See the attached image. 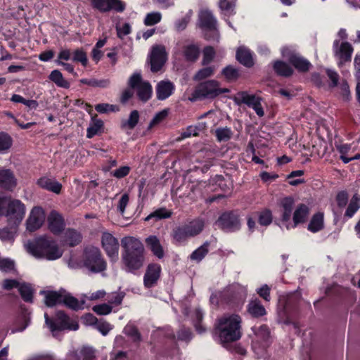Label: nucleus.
Instances as JSON below:
<instances>
[{
	"mask_svg": "<svg viewBox=\"0 0 360 360\" xmlns=\"http://www.w3.org/2000/svg\"><path fill=\"white\" fill-rule=\"evenodd\" d=\"M80 354L83 357V360H94L96 358L95 351L91 347H83L80 350Z\"/></svg>",
	"mask_w": 360,
	"mask_h": 360,
	"instance_id": "nucleus-61",
	"label": "nucleus"
},
{
	"mask_svg": "<svg viewBox=\"0 0 360 360\" xmlns=\"http://www.w3.org/2000/svg\"><path fill=\"white\" fill-rule=\"evenodd\" d=\"M273 70L278 75L283 77H290L294 74L293 68L285 61L276 60L273 63Z\"/></svg>",
	"mask_w": 360,
	"mask_h": 360,
	"instance_id": "nucleus-29",
	"label": "nucleus"
},
{
	"mask_svg": "<svg viewBox=\"0 0 360 360\" xmlns=\"http://www.w3.org/2000/svg\"><path fill=\"white\" fill-rule=\"evenodd\" d=\"M270 292L271 288L266 284L262 285L257 290V293L259 295V296L266 302H269L271 300Z\"/></svg>",
	"mask_w": 360,
	"mask_h": 360,
	"instance_id": "nucleus-62",
	"label": "nucleus"
},
{
	"mask_svg": "<svg viewBox=\"0 0 360 360\" xmlns=\"http://www.w3.org/2000/svg\"><path fill=\"white\" fill-rule=\"evenodd\" d=\"M198 26L204 32V37L207 41L217 40L219 32L217 20L209 10H202L198 15Z\"/></svg>",
	"mask_w": 360,
	"mask_h": 360,
	"instance_id": "nucleus-7",
	"label": "nucleus"
},
{
	"mask_svg": "<svg viewBox=\"0 0 360 360\" xmlns=\"http://www.w3.org/2000/svg\"><path fill=\"white\" fill-rule=\"evenodd\" d=\"M162 15L160 12H151L148 13L143 20V23L146 26H153L161 21Z\"/></svg>",
	"mask_w": 360,
	"mask_h": 360,
	"instance_id": "nucleus-52",
	"label": "nucleus"
},
{
	"mask_svg": "<svg viewBox=\"0 0 360 360\" xmlns=\"http://www.w3.org/2000/svg\"><path fill=\"white\" fill-rule=\"evenodd\" d=\"M219 6L225 15L230 16L236 13L234 11L235 4L232 1L229 0H220Z\"/></svg>",
	"mask_w": 360,
	"mask_h": 360,
	"instance_id": "nucleus-51",
	"label": "nucleus"
},
{
	"mask_svg": "<svg viewBox=\"0 0 360 360\" xmlns=\"http://www.w3.org/2000/svg\"><path fill=\"white\" fill-rule=\"evenodd\" d=\"M241 321V317L238 314L224 316L214 324L213 334L221 343L236 342L242 336Z\"/></svg>",
	"mask_w": 360,
	"mask_h": 360,
	"instance_id": "nucleus-2",
	"label": "nucleus"
},
{
	"mask_svg": "<svg viewBox=\"0 0 360 360\" xmlns=\"http://www.w3.org/2000/svg\"><path fill=\"white\" fill-rule=\"evenodd\" d=\"M177 338L179 340L185 341L186 342L191 341L193 338L191 330L188 328H181L177 332Z\"/></svg>",
	"mask_w": 360,
	"mask_h": 360,
	"instance_id": "nucleus-58",
	"label": "nucleus"
},
{
	"mask_svg": "<svg viewBox=\"0 0 360 360\" xmlns=\"http://www.w3.org/2000/svg\"><path fill=\"white\" fill-rule=\"evenodd\" d=\"M278 205L281 211V219L284 223H288L291 217L294 205L295 200L292 196H285L280 199Z\"/></svg>",
	"mask_w": 360,
	"mask_h": 360,
	"instance_id": "nucleus-20",
	"label": "nucleus"
},
{
	"mask_svg": "<svg viewBox=\"0 0 360 360\" xmlns=\"http://www.w3.org/2000/svg\"><path fill=\"white\" fill-rule=\"evenodd\" d=\"M282 56L298 72H307L312 67L309 60L299 53L288 48H285L282 50Z\"/></svg>",
	"mask_w": 360,
	"mask_h": 360,
	"instance_id": "nucleus-11",
	"label": "nucleus"
},
{
	"mask_svg": "<svg viewBox=\"0 0 360 360\" xmlns=\"http://www.w3.org/2000/svg\"><path fill=\"white\" fill-rule=\"evenodd\" d=\"M299 300L297 295L288 297L285 305V310L289 311L292 309L293 311H297L298 310Z\"/></svg>",
	"mask_w": 360,
	"mask_h": 360,
	"instance_id": "nucleus-60",
	"label": "nucleus"
},
{
	"mask_svg": "<svg viewBox=\"0 0 360 360\" xmlns=\"http://www.w3.org/2000/svg\"><path fill=\"white\" fill-rule=\"evenodd\" d=\"M194 326L198 333H202L205 331V328L201 324L204 314L201 309L196 308L194 311Z\"/></svg>",
	"mask_w": 360,
	"mask_h": 360,
	"instance_id": "nucleus-46",
	"label": "nucleus"
},
{
	"mask_svg": "<svg viewBox=\"0 0 360 360\" xmlns=\"http://www.w3.org/2000/svg\"><path fill=\"white\" fill-rule=\"evenodd\" d=\"M309 214V208L307 205L303 203L298 205L292 215L294 224L292 227L295 228L300 224L305 223L307 221Z\"/></svg>",
	"mask_w": 360,
	"mask_h": 360,
	"instance_id": "nucleus-27",
	"label": "nucleus"
},
{
	"mask_svg": "<svg viewBox=\"0 0 360 360\" xmlns=\"http://www.w3.org/2000/svg\"><path fill=\"white\" fill-rule=\"evenodd\" d=\"M272 212L269 209H264L259 213L258 223L262 226H268L272 222Z\"/></svg>",
	"mask_w": 360,
	"mask_h": 360,
	"instance_id": "nucleus-50",
	"label": "nucleus"
},
{
	"mask_svg": "<svg viewBox=\"0 0 360 360\" xmlns=\"http://www.w3.org/2000/svg\"><path fill=\"white\" fill-rule=\"evenodd\" d=\"M104 123L102 120L98 118V115L95 114L91 116L89 126L86 129V138L92 139L96 135L101 134L103 131Z\"/></svg>",
	"mask_w": 360,
	"mask_h": 360,
	"instance_id": "nucleus-26",
	"label": "nucleus"
},
{
	"mask_svg": "<svg viewBox=\"0 0 360 360\" xmlns=\"http://www.w3.org/2000/svg\"><path fill=\"white\" fill-rule=\"evenodd\" d=\"M62 304L68 308L77 311L83 309L84 302L80 303L76 297L65 290V292L63 293Z\"/></svg>",
	"mask_w": 360,
	"mask_h": 360,
	"instance_id": "nucleus-35",
	"label": "nucleus"
},
{
	"mask_svg": "<svg viewBox=\"0 0 360 360\" xmlns=\"http://www.w3.org/2000/svg\"><path fill=\"white\" fill-rule=\"evenodd\" d=\"M18 226L8 223V226L0 229V239L2 241H8L13 239Z\"/></svg>",
	"mask_w": 360,
	"mask_h": 360,
	"instance_id": "nucleus-42",
	"label": "nucleus"
},
{
	"mask_svg": "<svg viewBox=\"0 0 360 360\" xmlns=\"http://www.w3.org/2000/svg\"><path fill=\"white\" fill-rule=\"evenodd\" d=\"M227 302L233 307H240L246 298V292L243 288L232 289L227 294Z\"/></svg>",
	"mask_w": 360,
	"mask_h": 360,
	"instance_id": "nucleus-23",
	"label": "nucleus"
},
{
	"mask_svg": "<svg viewBox=\"0 0 360 360\" xmlns=\"http://www.w3.org/2000/svg\"><path fill=\"white\" fill-rule=\"evenodd\" d=\"M49 79L58 87L70 88V83L63 78V74L58 70L51 71L49 76Z\"/></svg>",
	"mask_w": 360,
	"mask_h": 360,
	"instance_id": "nucleus-40",
	"label": "nucleus"
},
{
	"mask_svg": "<svg viewBox=\"0 0 360 360\" xmlns=\"http://www.w3.org/2000/svg\"><path fill=\"white\" fill-rule=\"evenodd\" d=\"M238 95L240 96V102L251 108L256 102L259 101L258 97L255 95H250L245 91H241Z\"/></svg>",
	"mask_w": 360,
	"mask_h": 360,
	"instance_id": "nucleus-55",
	"label": "nucleus"
},
{
	"mask_svg": "<svg viewBox=\"0 0 360 360\" xmlns=\"http://www.w3.org/2000/svg\"><path fill=\"white\" fill-rule=\"evenodd\" d=\"M166 61V52L164 46H156L152 49L150 56V70L158 72L163 67Z\"/></svg>",
	"mask_w": 360,
	"mask_h": 360,
	"instance_id": "nucleus-19",
	"label": "nucleus"
},
{
	"mask_svg": "<svg viewBox=\"0 0 360 360\" xmlns=\"http://www.w3.org/2000/svg\"><path fill=\"white\" fill-rule=\"evenodd\" d=\"M214 67L209 66L205 67L202 69H200L194 75V79L195 81H201L205 79H207L212 75H213L214 72Z\"/></svg>",
	"mask_w": 360,
	"mask_h": 360,
	"instance_id": "nucleus-48",
	"label": "nucleus"
},
{
	"mask_svg": "<svg viewBox=\"0 0 360 360\" xmlns=\"http://www.w3.org/2000/svg\"><path fill=\"white\" fill-rule=\"evenodd\" d=\"M45 220V212L40 207H34L32 210L27 220V229L34 232L41 228Z\"/></svg>",
	"mask_w": 360,
	"mask_h": 360,
	"instance_id": "nucleus-17",
	"label": "nucleus"
},
{
	"mask_svg": "<svg viewBox=\"0 0 360 360\" xmlns=\"http://www.w3.org/2000/svg\"><path fill=\"white\" fill-rule=\"evenodd\" d=\"M102 248L111 261L118 259L120 244L118 240L110 233L104 232L101 236Z\"/></svg>",
	"mask_w": 360,
	"mask_h": 360,
	"instance_id": "nucleus-14",
	"label": "nucleus"
},
{
	"mask_svg": "<svg viewBox=\"0 0 360 360\" xmlns=\"http://www.w3.org/2000/svg\"><path fill=\"white\" fill-rule=\"evenodd\" d=\"M169 114V110L168 109H164L158 112H157L153 118L151 120V121L149 123L148 129H152L155 126L159 124L160 122H162L164 120L166 119V117L168 116Z\"/></svg>",
	"mask_w": 360,
	"mask_h": 360,
	"instance_id": "nucleus-53",
	"label": "nucleus"
},
{
	"mask_svg": "<svg viewBox=\"0 0 360 360\" xmlns=\"http://www.w3.org/2000/svg\"><path fill=\"white\" fill-rule=\"evenodd\" d=\"M17 186V179L10 169H0V188L12 191Z\"/></svg>",
	"mask_w": 360,
	"mask_h": 360,
	"instance_id": "nucleus-21",
	"label": "nucleus"
},
{
	"mask_svg": "<svg viewBox=\"0 0 360 360\" xmlns=\"http://www.w3.org/2000/svg\"><path fill=\"white\" fill-rule=\"evenodd\" d=\"M205 227L202 219H194L188 223L174 227L171 232L172 242L175 245L184 244L189 238L199 235Z\"/></svg>",
	"mask_w": 360,
	"mask_h": 360,
	"instance_id": "nucleus-4",
	"label": "nucleus"
},
{
	"mask_svg": "<svg viewBox=\"0 0 360 360\" xmlns=\"http://www.w3.org/2000/svg\"><path fill=\"white\" fill-rule=\"evenodd\" d=\"M18 291L24 302L27 303L33 302L34 290L30 284L25 283L20 284Z\"/></svg>",
	"mask_w": 360,
	"mask_h": 360,
	"instance_id": "nucleus-41",
	"label": "nucleus"
},
{
	"mask_svg": "<svg viewBox=\"0 0 360 360\" xmlns=\"http://www.w3.org/2000/svg\"><path fill=\"white\" fill-rule=\"evenodd\" d=\"M79 82L83 84L88 85L91 87L107 88L110 82L108 79H97L95 78L86 79L83 78L79 80Z\"/></svg>",
	"mask_w": 360,
	"mask_h": 360,
	"instance_id": "nucleus-43",
	"label": "nucleus"
},
{
	"mask_svg": "<svg viewBox=\"0 0 360 360\" xmlns=\"http://www.w3.org/2000/svg\"><path fill=\"white\" fill-rule=\"evenodd\" d=\"M37 184L39 187L54 193L59 194L61 192L62 184L58 181L52 180L48 177L43 176L39 178L37 180Z\"/></svg>",
	"mask_w": 360,
	"mask_h": 360,
	"instance_id": "nucleus-31",
	"label": "nucleus"
},
{
	"mask_svg": "<svg viewBox=\"0 0 360 360\" xmlns=\"http://www.w3.org/2000/svg\"><path fill=\"white\" fill-rule=\"evenodd\" d=\"M247 312L255 319H259L266 314V310L258 298L250 300L246 307Z\"/></svg>",
	"mask_w": 360,
	"mask_h": 360,
	"instance_id": "nucleus-25",
	"label": "nucleus"
},
{
	"mask_svg": "<svg viewBox=\"0 0 360 360\" xmlns=\"http://www.w3.org/2000/svg\"><path fill=\"white\" fill-rule=\"evenodd\" d=\"M65 290L60 289L58 291L50 290L45 292V304L49 307H53L57 304H61L63 293Z\"/></svg>",
	"mask_w": 360,
	"mask_h": 360,
	"instance_id": "nucleus-30",
	"label": "nucleus"
},
{
	"mask_svg": "<svg viewBox=\"0 0 360 360\" xmlns=\"http://www.w3.org/2000/svg\"><path fill=\"white\" fill-rule=\"evenodd\" d=\"M140 118L139 112L137 110H132L129 116V118L126 120H122L120 124L122 129H134L137 124L139 123Z\"/></svg>",
	"mask_w": 360,
	"mask_h": 360,
	"instance_id": "nucleus-37",
	"label": "nucleus"
},
{
	"mask_svg": "<svg viewBox=\"0 0 360 360\" xmlns=\"http://www.w3.org/2000/svg\"><path fill=\"white\" fill-rule=\"evenodd\" d=\"M236 60L246 68H251L254 65L252 56L249 49L239 47L236 51Z\"/></svg>",
	"mask_w": 360,
	"mask_h": 360,
	"instance_id": "nucleus-33",
	"label": "nucleus"
},
{
	"mask_svg": "<svg viewBox=\"0 0 360 360\" xmlns=\"http://www.w3.org/2000/svg\"><path fill=\"white\" fill-rule=\"evenodd\" d=\"M121 245L123 248L122 260L125 270L135 274L143 266L144 246L139 239L132 236L124 237L121 240Z\"/></svg>",
	"mask_w": 360,
	"mask_h": 360,
	"instance_id": "nucleus-1",
	"label": "nucleus"
},
{
	"mask_svg": "<svg viewBox=\"0 0 360 360\" xmlns=\"http://www.w3.org/2000/svg\"><path fill=\"white\" fill-rule=\"evenodd\" d=\"M147 247L150 250L153 254L158 259L164 257L165 252L160 240L156 236H150L146 240Z\"/></svg>",
	"mask_w": 360,
	"mask_h": 360,
	"instance_id": "nucleus-28",
	"label": "nucleus"
},
{
	"mask_svg": "<svg viewBox=\"0 0 360 360\" xmlns=\"http://www.w3.org/2000/svg\"><path fill=\"white\" fill-rule=\"evenodd\" d=\"M91 6L101 13L114 11L122 13L126 8V4L121 0H90Z\"/></svg>",
	"mask_w": 360,
	"mask_h": 360,
	"instance_id": "nucleus-15",
	"label": "nucleus"
},
{
	"mask_svg": "<svg viewBox=\"0 0 360 360\" xmlns=\"http://www.w3.org/2000/svg\"><path fill=\"white\" fill-rule=\"evenodd\" d=\"M230 91L226 88H219V82L214 79L207 80L200 83L195 90V95L201 99H213L224 93Z\"/></svg>",
	"mask_w": 360,
	"mask_h": 360,
	"instance_id": "nucleus-9",
	"label": "nucleus"
},
{
	"mask_svg": "<svg viewBox=\"0 0 360 360\" xmlns=\"http://www.w3.org/2000/svg\"><path fill=\"white\" fill-rule=\"evenodd\" d=\"M124 333L130 337L134 342H138L141 341V335L136 326L127 324L124 328Z\"/></svg>",
	"mask_w": 360,
	"mask_h": 360,
	"instance_id": "nucleus-47",
	"label": "nucleus"
},
{
	"mask_svg": "<svg viewBox=\"0 0 360 360\" xmlns=\"http://www.w3.org/2000/svg\"><path fill=\"white\" fill-rule=\"evenodd\" d=\"M162 268L158 263H150L143 276V284L146 288L155 286L160 278Z\"/></svg>",
	"mask_w": 360,
	"mask_h": 360,
	"instance_id": "nucleus-16",
	"label": "nucleus"
},
{
	"mask_svg": "<svg viewBox=\"0 0 360 360\" xmlns=\"http://www.w3.org/2000/svg\"><path fill=\"white\" fill-rule=\"evenodd\" d=\"M82 240V234L74 229H68L63 233L64 243L70 247L78 245Z\"/></svg>",
	"mask_w": 360,
	"mask_h": 360,
	"instance_id": "nucleus-32",
	"label": "nucleus"
},
{
	"mask_svg": "<svg viewBox=\"0 0 360 360\" xmlns=\"http://www.w3.org/2000/svg\"><path fill=\"white\" fill-rule=\"evenodd\" d=\"M200 53V46L196 44H190L182 47V55L188 63H195L199 59Z\"/></svg>",
	"mask_w": 360,
	"mask_h": 360,
	"instance_id": "nucleus-24",
	"label": "nucleus"
},
{
	"mask_svg": "<svg viewBox=\"0 0 360 360\" xmlns=\"http://www.w3.org/2000/svg\"><path fill=\"white\" fill-rule=\"evenodd\" d=\"M48 228L55 236H59L65 229V223L63 216L56 210H52L47 217Z\"/></svg>",
	"mask_w": 360,
	"mask_h": 360,
	"instance_id": "nucleus-18",
	"label": "nucleus"
},
{
	"mask_svg": "<svg viewBox=\"0 0 360 360\" xmlns=\"http://www.w3.org/2000/svg\"><path fill=\"white\" fill-rule=\"evenodd\" d=\"M172 215V212L171 210H167L166 207H160L148 215L145 221H148L151 219H155V221H158L170 218Z\"/></svg>",
	"mask_w": 360,
	"mask_h": 360,
	"instance_id": "nucleus-39",
	"label": "nucleus"
},
{
	"mask_svg": "<svg viewBox=\"0 0 360 360\" xmlns=\"http://www.w3.org/2000/svg\"><path fill=\"white\" fill-rule=\"evenodd\" d=\"M92 309L98 315H107L112 311V307L106 303H103L94 306Z\"/></svg>",
	"mask_w": 360,
	"mask_h": 360,
	"instance_id": "nucleus-57",
	"label": "nucleus"
},
{
	"mask_svg": "<svg viewBox=\"0 0 360 360\" xmlns=\"http://www.w3.org/2000/svg\"><path fill=\"white\" fill-rule=\"evenodd\" d=\"M221 75L229 82L236 81L240 77V72L237 68L229 65L221 70Z\"/></svg>",
	"mask_w": 360,
	"mask_h": 360,
	"instance_id": "nucleus-44",
	"label": "nucleus"
},
{
	"mask_svg": "<svg viewBox=\"0 0 360 360\" xmlns=\"http://www.w3.org/2000/svg\"><path fill=\"white\" fill-rule=\"evenodd\" d=\"M72 60L77 63H81L83 66H86L88 58L86 53L82 49H77L73 52Z\"/></svg>",
	"mask_w": 360,
	"mask_h": 360,
	"instance_id": "nucleus-56",
	"label": "nucleus"
},
{
	"mask_svg": "<svg viewBox=\"0 0 360 360\" xmlns=\"http://www.w3.org/2000/svg\"><path fill=\"white\" fill-rule=\"evenodd\" d=\"M27 250L34 257L47 260L58 259L63 253L56 241L46 235L37 237L32 242L29 243Z\"/></svg>",
	"mask_w": 360,
	"mask_h": 360,
	"instance_id": "nucleus-3",
	"label": "nucleus"
},
{
	"mask_svg": "<svg viewBox=\"0 0 360 360\" xmlns=\"http://www.w3.org/2000/svg\"><path fill=\"white\" fill-rule=\"evenodd\" d=\"M324 228V215L323 212L315 213L307 226V229L311 233H316Z\"/></svg>",
	"mask_w": 360,
	"mask_h": 360,
	"instance_id": "nucleus-34",
	"label": "nucleus"
},
{
	"mask_svg": "<svg viewBox=\"0 0 360 360\" xmlns=\"http://www.w3.org/2000/svg\"><path fill=\"white\" fill-rule=\"evenodd\" d=\"M4 198V215L8 218V223L19 226L25 214V205L20 200Z\"/></svg>",
	"mask_w": 360,
	"mask_h": 360,
	"instance_id": "nucleus-8",
	"label": "nucleus"
},
{
	"mask_svg": "<svg viewBox=\"0 0 360 360\" xmlns=\"http://www.w3.org/2000/svg\"><path fill=\"white\" fill-rule=\"evenodd\" d=\"M15 268V263L8 258L0 259V270L10 271Z\"/></svg>",
	"mask_w": 360,
	"mask_h": 360,
	"instance_id": "nucleus-64",
	"label": "nucleus"
},
{
	"mask_svg": "<svg viewBox=\"0 0 360 360\" xmlns=\"http://www.w3.org/2000/svg\"><path fill=\"white\" fill-rule=\"evenodd\" d=\"M210 243L205 241L201 246L195 250L190 255V259L198 263L201 262L209 252Z\"/></svg>",
	"mask_w": 360,
	"mask_h": 360,
	"instance_id": "nucleus-38",
	"label": "nucleus"
},
{
	"mask_svg": "<svg viewBox=\"0 0 360 360\" xmlns=\"http://www.w3.org/2000/svg\"><path fill=\"white\" fill-rule=\"evenodd\" d=\"M136 89L138 98L142 102H146L150 99L153 93V88L149 82H143Z\"/></svg>",
	"mask_w": 360,
	"mask_h": 360,
	"instance_id": "nucleus-36",
	"label": "nucleus"
},
{
	"mask_svg": "<svg viewBox=\"0 0 360 360\" xmlns=\"http://www.w3.org/2000/svg\"><path fill=\"white\" fill-rule=\"evenodd\" d=\"M216 137L219 141H228L232 136V131L229 127L218 128L215 131Z\"/></svg>",
	"mask_w": 360,
	"mask_h": 360,
	"instance_id": "nucleus-54",
	"label": "nucleus"
},
{
	"mask_svg": "<svg viewBox=\"0 0 360 360\" xmlns=\"http://www.w3.org/2000/svg\"><path fill=\"white\" fill-rule=\"evenodd\" d=\"M45 323L52 332L62 331L65 329L77 330L79 325L75 323L72 327L69 324L70 318L64 311H58L56 314V320L50 318L49 315L44 314Z\"/></svg>",
	"mask_w": 360,
	"mask_h": 360,
	"instance_id": "nucleus-12",
	"label": "nucleus"
},
{
	"mask_svg": "<svg viewBox=\"0 0 360 360\" xmlns=\"http://www.w3.org/2000/svg\"><path fill=\"white\" fill-rule=\"evenodd\" d=\"M143 82L141 75L140 73L135 72L129 77L128 84L130 88L136 89L140 86Z\"/></svg>",
	"mask_w": 360,
	"mask_h": 360,
	"instance_id": "nucleus-59",
	"label": "nucleus"
},
{
	"mask_svg": "<svg viewBox=\"0 0 360 360\" xmlns=\"http://www.w3.org/2000/svg\"><path fill=\"white\" fill-rule=\"evenodd\" d=\"M202 54V65H207L214 60L216 52L213 46H207L203 49Z\"/></svg>",
	"mask_w": 360,
	"mask_h": 360,
	"instance_id": "nucleus-49",
	"label": "nucleus"
},
{
	"mask_svg": "<svg viewBox=\"0 0 360 360\" xmlns=\"http://www.w3.org/2000/svg\"><path fill=\"white\" fill-rule=\"evenodd\" d=\"M155 90L157 98L160 101H164L172 95L175 86L172 82L162 80L158 83Z\"/></svg>",
	"mask_w": 360,
	"mask_h": 360,
	"instance_id": "nucleus-22",
	"label": "nucleus"
},
{
	"mask_svg": "<svg viewBox=\"0 0 360 360\" xmlns=\"http://www.w3.org/2000/svg\"><path fill=\"white\" fill-rule=\"evenodd\" d=\"M215 224L224 232L232 233L239 231L241 228V221L238 211L231 210L221 213Z\"/></svg>",
	"mask_w": 360,
	"mask_h": 360,
	"instance_id": "nucleus-10",
	"label": "nucleus"
},
{
	"mask_svg": "<svg viewBox=\"0 0 360 360\" xmlns=\"http://www.w3.org/2000/svg\"><path fill=\"white\" fill-rule=\"evenodd\" d=\"M340 41L335 39L333 41V48L334 55L338 59V67H342L346 63H350L354 49L352 44L348 41L342 42L340 45Z\"/></svg>",
	"mask_w": 360,
	"mask_h": 360,
	"instance_id": "nucleus-13",
	"label": "nucleus"
},
{
	"mask_svg": "<svg viewBox=\"0 0 360 360\" xmlns=\"http://www.w3.org/2000/svg\"><path fill=\"white\" fill-rule=\"evenodd\" d=\"M337 206L340 208H345L347 205L344 214V218L349 219L352 218L360 209V194L354 193L349 201V193L347 190H342L337 193L335 196Z\"/></svg>",
	"mask_w": 360,
	"mask_h": 360,
	"instance_id": "nucleus-6",
	"label": "nucleus"
},
{
	"mask_svg": "<svg viewBox=\"0 0 360 360\" xmlns=\"http://www.w3.org/2000/svg\"><path fill=\"white\" fill-rule=\"evenodd\" d=\"M12 145V137L6 132H0V153H3L9 150Z\"/></svg>",
	"mask_w": 360,
	"mask_h": 360,
	"instance_id": "nucleus-45",
	"label": "nucleus"
},
{
	"mask_svg": "<svg viewBox=\"0 0 360 360\" xmlns=\"http://www.w3.org/2000/svg\"><path fill=\"white\" fill-rule=\"evenodd\" d=\"M83 264L91 272L98 274L107 269V262L98 248L86 247L83 252Z\"/></svg>",
	"mask_w": 360,
	"mask_h": 360,
	"instance_id": "nucleus-5",
	"label": "nucleus"
},
{
	"mask_svg": "<svg viewBox=\"0 0 360 360\" xmlns=\"http://www.w3.org/2000/svg\"><path fill=\"white\" fill-rule=\"evenodd\" d=\"M131 171L129 166H122L112 172V175L117 179H122L127 176Z\"/></svg>",
	"mask_w": 360,
	"mask_h": 360,
	"instance_id": "nucleus-63",
	"label": "nucleus"
}]
</instances>
